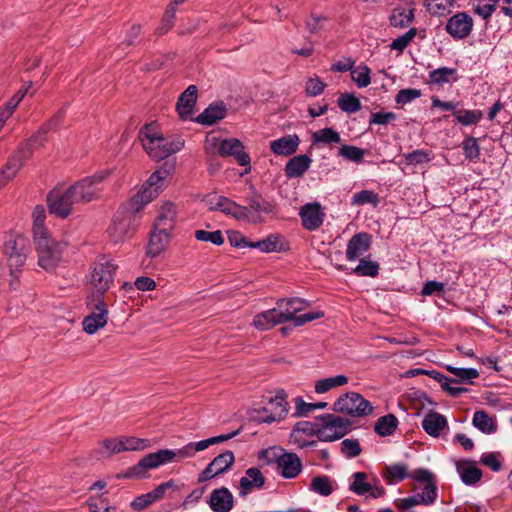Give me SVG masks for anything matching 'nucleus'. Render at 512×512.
<instances>
[{"mask_svg":"<svg viewBox=\"0 0 512 512\" xmlns=\"http://www.w3.org/2000/svg\"><path fill=\"white\" fill-rule=\"evenodd\" d=\"M417 34L416 28H410L406 33L399 36L398 38L394 39L392 43L390 44V48L392 50H397L399 52H402L409 44L412 42V40L415 38Z\"/></svg>","mask_w":512,"mask_h":512,"instance_id":"69168bd1","label":"nucleus"},{"mask_svg":"<svg viewBox=\"0 0 512 512\" xmlns=\"http://www.w3.org/2000/svg\"><path fill=\"white\" fill-rule=\"evenodd\" d=\"M333 410L352 417H364L372 413L373 407L359 393L348 392L337 399Z\"/></svg>","mask_w":512,"mask_h":512,"instance_id":"9d476101","label":"nucleus"},{"mask_svg":"<svg viewBox=\"0 0 512 512\" xmlns=\"http://www.w3.org/2000/svg\"><path fill=\"white\" fill-rule=\"evenodd\" d=\"M33 218V236L34 239L44 237L48 234V231L44 227V221L46 218L45 208L42 205H37L32 213Z\"/></svg>","mask_w":512,"mask_h":512,"instance_id":"09e8293b","label":"nucleus"},{"mask_svg":"<svg viewBox=\"0 0 512 512\" xmlns=\"http://www.w3.org/2000/svg\"><path fill=\"white\" fill-rule=\"evenodd\" d=\"M370 73L367 65H358L351 70V78L357 87L364 88L371 83Z\"/></svg>","mask_w":512,"mask_h":512,"instance_id":"bf43d9fd","label":"nucleus"},{"mask_svg":"<svg viewBox=\"0 0 512 512\" xmlns=\"http://www.w3.org/2000/svg\"><path fill=\"white\" fill-rule=\"evenodd\" d=\"M339 108L347 113H355L361 109L360 100L353 94L343 93L337 100Z\"/></svg>","mask_w":512,"mask_h":512,"instance_id":"13d9d810","label":"nucleus"},{"mask_svg":"<svg viewBox=\"0 0 512 512\" xmlns=\"http://www.w3.org/2000/svg\"><path fill=\"white\" fill-rule=\"evenodd\" d=\"M389 20L393 27H408L414 20V8L397 7L392 11Z\"/></svg>","mask_w":512,"mask_h":512,"instance_id":"79ce46f5","label":"nucleus"},{"mask_svg":"<svg viewBox=\"0 0 512 512\" xmlns=\"http://www.w3.org/2000/svg\"><path fill=\"white\" fill-rule=\"evenodd\" d=\"M144 457L151 470L173 462L175 460V453L172 449H160L156 452L149 453Z\"/></svg>","mask_w":512,"mask_h":512,"instance_id":"a19ab883","label":"nucleus"},{"mask_svg":"<svg viewBox=\"0 0 512 512\" xmlns=\"http://www.w3.org/2000/svg\"><path fill=\"white\" fill-rule=\"evenodd\" d=\"M366 151L354 145H343L338 150V155L345 160L354 162L356 164L362 163Z\"/></svg>","mask_w":512,"mask_h":512,"instance_id":"4d7b16f0","label":"nucleus"},{"mask_svg":"<svg viewBox=\"0 0 512 512\" xmlns=\"http://www.w3.org/2000/svg\"><path fill=\"white\" fill-rule=\"evenodd\" d=\"M197 100V87L190 85L179 96L176 109L181 119L186 120L192 114L193 108Z\"/></svg>","mask_w":512,"mask_h":512,"instance_id":"7c9ffc66","label":"nucleus"},{"mask_svg":"<svg viewBox=\"0 0 512 512\" xmlns=\"http://www.w3.org/2000/svg\"><path fill=\"white\" fill-rule=\"evenodd\" d=\"M210 146L218 147V153L222 157L233 156L240 166L250 168V156L244 151L242 142L236 138L223 139L213 137Z\"/></svg>","mask_w":512,"mask_h":512,"instance_id":"4468645a","label":"nucleus"},{"mask_svg":"<svg viewBox=\"0 0 512 512\" xmlns=\"http://www.w3.org/2000/svg\"><path fill=\"white\" fill-rule=\"evenodd\" d=\"M276 311L278 312V321L281 323L291 322L293 327H299L307 322H311L322 318L324 313L322 311H311L296 316V314L304 310L309 304L306 300L301 298L279 299L276 302Z\"/></svg>","mask_w":512,"mask_h":512,"instance_id":"f03ea898","label":"nucleus"},{"mask_svg":"<svg viewBox=\"0 0 512 512\" xmlns=\"http://www.w3.org/2000/svg\"><path fill=\"white\" fill-rule=\"evenodd\" d=\"M139 139L146 153L155 160H163L179 152L185 143L180 136L164 137L155 122L146 124L140 129Z\"/></svg>","mask_w":512,"mask_h":512,"instance_id":"f257e3e1","label":"nucleus"},{"mask_svg":"<svg viewBox=\"0 0 512 512\" xmlns=\"http://www.w3.org/2000/svg\"><path fill=\"white\" fill-rule=\"evenodd\" d=\"M445 369L455 376V378H450V380H452V384H473V379H476L479 376V372L475 368H461L446 365Z\"/></svg>","mask_w":512,"mask_h":512,"instance_id":"ea45409f","label":"nucleus"},{"mask_svg":"<svg viewBox=\"0 0 512 512\" xmlns=\"http://www.w3.org/2000/svg\"><path fill=\"white\" fill-rule=\"evenodd\" d=\"M265 484V477L257 467L248 468L245 476L240 479V496H245L254 489H260Z\"/></svg>","mask_w":512,"mask_h":512,"instance_id":"bb28decb","label":"nucleus"},{"mask_svg":"<svg viewBox=\"0 0 512 512\" xmlns=\"http://www.w3.org/2000/svg\"><path fill=\"white\" fill-rule=\"evenodd\" d=\"M482 118L483 112L479 109H458L455 111V119L457 123L463 126L476 125L481 121Z\"/></svg>","mask_w":512,"mask_h":512,"instance_id":"49530a36","label":"nucleus"},{"mask_svg":"<svg viewBox=\"0 0 512 512\" xmlns=\"http://www.w3.org/2000/svg\"><path fill=\"white\" fill-rule=\"evenodd\" d=\"M235 457L231 450H226L216 456L206 468L199 474L198 482H206L226 471L234 464Z\"/></svg>","mask_w":512,"mask_h":512,"instance_id":"aec40b11","label":"nucleus"},{"mask_svg":"<svg viewBox=\"0 0 512 512\" xmlns=\"http://www.w3.org/2000/svg\"><path fill=\"white\" fill-rule=\"evenodd\" d=\"M87 504L90 512H117L116 508L109 505L107 499L102 497L90 498Z\"/></svg>","mask_w":512,"mask_h":512,"instance_id":"774afa93","label":"nucleus"},{"mask_svg":"<svg viewBox=\"0 0 512 512\" xmlns=\"http://www.w3.org/2000/svg\"><path fill=\"white\" fill-rule=\"evenodd\" d=\"M456 470L461 481L466 485L476 484L482 477V471L473 462H456Z\"/></svg>","mask_w":512,"mask_h":512,"instance_id":"f704fd0d","label":"nucleus"},{"mask_svg":"<svg viewBox=\"0 0 512 512\" xmlns=\"http://www.w3.org/2000/svg\"><path fill=\"white\" fill-rule=\"evenodd\" d=\"M499 0H474L473 10L484 20H488L496 10V3Z\"/></svg>","mask_w":512,"mask_h":512,"instance_id":"052dcab7","label":"nucleus"},{"mask_svg":"<svg viewBox=\"0 0 512 512\" xmlns=\"http://www.w3.org/2000/svg\"><path fill=\"white\" fill-rule=\"evenodd\" d=\"M349 490L356 495L363 496L372 490V484L368 482V474L355 472L351 475Z\"/></svg>","mask_w":512,"mask_h":512,"instance_id":"37998d69","label":"nucleus"},{"mask_svg":"<svg viewBox=\"0 0 512 512\" xmlns=\"http://www.w3.org/2000/svg\"><path fill=\"white\" fill-rule=\"evenodd\" d=\"M278 318L279 315L276 309H269L255 315L253 319V326L260 331L269 330L275 325L281 324V321H278Z\"/></svg>","mask_w":512,"mask_h":512,"instance_id":"58836bf2","label":"nucleus"},{"mask_svg":"<svg viewBox=\"0 0 512 512\" xmlns=\"http://www.w3.org/2000/svg\"><path fill=\"white\" fill-rule=\"evenodd\" d=\"M382 476L386 480L387 484L392 485L401 482L406 478H411V473L408 472L406 464L394 463L384 467Z\"/></svg>","mask_w":512,"mask_h":512,"instance_id":"c9c22d12","label":"nucleus"},{"mask_svg":"<svg viewBox=\"0 0 512 512\" xmlns=\"http://www.w3.org/2000/svg\"><path fill=\"white\" fill-rule=\"evenodd\" d=\"M170 241V230L160 229L155 226V229L150 235V240L147 247V254L154 258L160 255L167 247Z\"/></svg>","mask_w":512,"mask_h":512,"instance_id":"c756f323","label":"nucleus"},{"mask_svg":"<svg viewBox=\"0 0 512 512\" xmlns=\"http://www.w3.org/2000/svg\"><path fill=\"white\" fill-rule=\"evenodd\" d=\"M309 489L324 497L329 496L333 492L331 480L326 475H319L312 478Z\"/></svg>","mask_w":512,"mask_h":512,"instance_id":"3c124183","label":"nucleus"},{"mask_svg":"<svg viewBox=\"0 0 512 512\" xmlns=\"http://www.w3.org/2000/svg\"><path fill=\"white\" fill-rule=\"evenodd\" d=\"M279 474L285 479L296 478L302 471V462L297 454L286 452L282 448L273 449V459Z\"/></svg>","mask_w":512,"mask_h":512,"instance_id":"f8f14e48","label":"nucleus"},{"mask_svg":"<svg viewBox=\"0 0 512 512\" xmlns=\"http://www.w3.org/2000/svg\"><path fill=\"white\" fill-rule=\"evenodd\" d=\"M379 202V195L372 190H361L355 193L351 199V205L354 206L371 204L373 207H377Z\"/></svg>","mask_w":512,"mask_h":512,"instance_id":"864d4df0","label":"nucleus"},{"mask_svg":"<svg viewBox=\"0 0 512 512\" xmlns=\"http://www.w3.org/2000/svg\"><path fill=\"white\" fill-rule=\"evenodd\" d=\"M208 504L214 512H229L234 505V497L226 487L214 489L208 501Z\"/></svg>","mask_w":512,"mask_h":512,"instance_id":"a878e982","label":"nucleus"},{"mask_svg":"<svg viewBox=\"0 0 512 512\" xmlns=\"http://www.w3.org/2000/svg\"><path fill=\"white\" fill-rule=\"evenodd\" d=\"M141 216L135 213L125 204L114 213L108 235L115 243L124 242L130 239L137 231Z\"/></svg>","mask_w":512,"mask_h":512,"instance_id":"7ed1b4c3","label":"nucleus"},{"mask_svg":"<svg viewBox=\"0 0 512 512\" xmlns=\"http://www.w3.org/2000/svg\"><path fill=\"white\" fill-rule=\"evenodd\" d=\"M157 189L143 185L142 188L134 195L131 200L125 205L132 209L135 213L140 214V211L158 196Z\"/></svg>","mask_w":512,"mask_h":512,"instance_id":"473e14b6","label":"nucleus"},{"mask_svg":"<svg viewBox=\"0 0 512 512\" xmlns=\"http://www.w3.org/2000/svg\"><path fill=\"white\" fill-rule=\"evenodd\" d=\"M33 155L27 144L21 143L0 170V189L11 181L21 170L26 160Z\"/></svg>","mask_w":512,"mask_h":512,"instance_id":"ddd939ff","label":"nucleus"},{"mask_svg":"<svg viewBox=\"0 0 512 512\" xmlns=\"http://www.w3.org/2000/svg\"><path fill=\"white\" fill-rule=\"evenodd\" d=\"M326 402H315V403H307L301 397H297L295 399V416L305 417L310 412L316 409H324L326 408Z\"/></svg>","mask_w":512,"mask_h":512,"instance_id":"680f3d73","label":"nucleus"},{"mask_svg":"<svg viewBox=\"0 0 512 512\" xmlns=\"http://www.w3.org/2000/svg\"><path fill=\"white\" fill-rule=\"evenodd\" d=\"M473 26L474 20L467 12H457L447 20L445 31L454 40H463L471 34Z\"/></svg>","mask_w":512,"mask_h":512,"instance_id":"6ab92c4d","label":"nucleus"},{"mask_svg":"<svg viewBox=\"0 0 512 512\" xmlns=\"http://www.w3.org/2000/svg\"><path fill=\"white\" fill-rule=\"evenodd\" d=\"M176 206L171 202L164 203L160 210L159 214L155 220V226L164 230H172L176 223Z\"/></svg>","mask_w":512,"mask_h":512,"instance_id":"72a5a7b5","label":"nucleus"},{"mask_svg":"<svg viewBox=\"0 0 512 512\" xmlns=\"http://www.w3.org/2000/svg\"><path fill=\"white\" fill-rule=\"evenodd\" d=\"M317 425L315 436L323 442H332L341 439L349 432L350 420L335 414H324L316 418Z\"/></svg>","mask_w":512,"mask_h":512,"instance_id":"39448f33","label":"nucleus"},{"mask_svg":"<svg viewBox=\"0 0 512 512\" xmlns=\"http://www.w3.org/2000/svg\"><path fill=\"white\" fill-rule=\"evenodd\" d=\"M371 239V235L367 232H360L353 235L347 243V260L355 261L363 256L371 247Z\"/></svg>","mask_w":512,"mask_h":512,"instance_id":"b1692460","label":"nucleus"},{"mask_svg":"<svg viewBox=\"0 0 512 512\" xmlns=\"http://www.w3.org/2000/svg\"><path fill=\"white\" fill-rule=\"evenodd\" d=\"M347 382L348 378L344 375H337L334 377L325 378L316 382L315 392L318 394H322L334 387L342 386Z\"/></svg>","mask_w":512,"mask_h":512,"instance_id":"6e6d98bb","label":"nucleus"},{"mask_svg":"<svg viewBox=\"0 0 512 512\" xmlns=\"http://www.w3.org/2000/svg\"><path fill=\"white\" fill-rule=\"evenodd\" d=\"M107 308L102 299L97 296L95 311L86 316L83 320V330L88 334L95 333L99 328L107 323Z\"/></svg>","mask_w":512,"mask_h":512,"instance_id":"5701e85b","label":"nucleus"},{"mask_svg":"<svg viewBox=\"0 0 512 512\" xmlns=\"http://www.w3.org/2000/svg\"><path fill=\"white\" fill-rule=\"evenodd\" d=\"M427 376L439 382L442 390L445 391L451 397H458L462 393L468 391V389L465 387L453 386L450 377H447L436 370H427Z\"/></svg>","mask_w":512,"mask_h":512,"instance_id":"e433bc0d","label":"nucleus"},{"mask_svg":"<svg viewBox=\"0 0 512 512\" xmlns=\"http://www.w3.org/2000/svg\"><path fill=\"white\" fill-rule=\"evenodd\" d=\"M206 203L211 211H221L237 220L248 219V210L237 202L220 195L208 196Z\"/></svg>","mask_w":512,"mask_h":512,"instance_id":"dca6fc26","label":"nucleus"},{"mask_svg":"<svg viewBox=\"0 0 512 512\" xmlns=\"http://www.w3.org/2000/svg\"><path fill=\"white\" fill-rule=\"evenodd\" d=\"M411 479L418 483H423L424 488L420 499L424 502V506L434 504L438 497V487L435 481V475L428 469L418 468L411 473Z\"/></svg>","mask_w":512,"mask_h":512,"instance_id":"a211bd4d","label":"nucleus"},{"mask_svg":"<svg viewBox=\"0 0 512 512\" xmlns=\"http://www.w3.org/2000/svg\"><path fill=\"white\" fill-rule=\"evenodd\" d=\"M118 265L106 257L99 258L90 270L89 282L100 295L110 289Z\"/></svg>","mask_w":512,"mask_h":512,"instance_id":"6e6552de","label":"nucleus"},{"mask_svg":"<svg viewBox=\"0 0 512 512\" xmlns=\"http://www.w3.org/2000/svg\"><path fill=\"white\" fill-rule=\"evenodd\" d=\"M34 243L38 255V265L48 272L54 270L62 260L66 243L56 241L49 234L34 239Z\"/></svg>","mask_w":512,"mask_h":512,"instance_id":"20e7f679","label":"nucleus"},{"mask_svg":"<svg viewBox=\"0 0 512 512\" xmlns=\"http://www.w3.org/2000/svg\"><path fill=\"white\" fill-rule=\"evenodd\" d=\"M168 174L169 172L166 169L156 170L149 176V178L145 182V185L157 189V193H159L164 186V181L167 178Z\"/></svg>","mask_w":512,"mask_h":512,"instance_id":"338daca9","label":"nucleus"},{"mask_svg":"<svg viewBox=\"0 0 512 512\" xmlns=\"http://www.w3.org/2000/svg\"><path fill=\"white\" fill-rule=\"evenodd\" d=\"M240 430L232 431L228 434H222L214 437H210L208 439L200 440L197 442H190L183 446L180 449H175V459L178 461L185 459V458H192L195 456L197 452L203 451L207 448H209L212 445L220 444L225 441H228L232 439L233 437L237 436L239 434Z\"/></svg>","mask_w":512,"mask_h":512,"instance_id":"2eb2a0df","label":"nucleus"},{"mask_svg":"<svg viewBox=\"0 0 512 512\" xmlns=\"http://www.w3.org/2000/svg\"><path fill=\"white\" fill-rule=\"evenodd\" d=\"M422 428L428 435L439 437L441 432L448 428L447 419L438 412L430 411L422 420Z\"/></svg>","mask_w":512,"mask_h":512,"instance_id":"2f4dec72","label":"nucleus"},{"mask_svg":"<svg viewBox=\"0 0 512 512\" xmlns=\"http://www.w3.org/2000/svg\"><path fill=\"white\" fill-rule=\"evenodd\" d=\"M284 390L277 391L275 396L267 397V404L258 411V420L272 423L282 420L288 413V402Z\"/></svg>","mask_w":512,"mask_h":512,"instance_id":"9b49d317","label":"nucleus"},{"mask_svg":"<svg viewBox=\"0 0 512 512\" xmlns=\"http://www.w3.org/2000/svg\"><path fill=\"white\" fill-rule=\"evenodd\" d=\"M247 206H244L248 210L247 221H254L253 214H274L276 211V205L266 200L258 191L251 188V193L245 197Z\"/></svg>","mask_w":512,"mask_h":512,"instance_id":"412c9836","label":"nucleus"},{"mask_svg":"<svg viewBox=\"0 0 512 512\" xmlns=\"http://www.w3.org/2000/svg\"><path fill=\"white\" fill-rule=\"evenodd\" d=\"M227 115V108L223 102L211 103L201 114H199L195 121L199 124L211 126L216 122L224 119Z\"/></svg>","mask_w":512,"mask_h":512,"instance_id":"cd10ccee","label":"nucleus"},{"mask_svg":"<svg viewBox=\"0 0 512 512\" xmlns=\"http://www.w3.org/2000/svg\"><path fill=\"white\" fill-rule=\"evenodd\" d=\"M194 235L198 241L211 242L212 244L217 246H220L224 243V238L220 230L212 232L205 230H196Z\"/></svg>","mask_w":512,"mask_h":512,"instance_id":"0e129e2a","label":"nucleus"},{"mask_svg":"<svg viewBox=\"0 0 512 512\" xmlns=\"http://www.w3.org/2000/svg\"><path fill=\"white\" fill-rule=\"evenodd\" d=\"M314 145L332 146L341 142L340 133L333 128L326 127L315 131L311 136Z\"/></svg>","mask_w":512,"mask_h":512,"instance_id":"4c0bfd02","label":"nucleus"},{"mask_svg":"<svg viewBox=\"0 0 512 512\" xmlns=\"http://www.w3.org/2000/svg\"><path fill=\"white\" fill-rule=\"evenodd\" d=\"M380 266L377 262L360 258L359 264L353 269V273L360 277H376L379 274Z\"/></svg>","mask_w":512,"mask_h":512,"instance_id":"603ef678","label":"nucleus"},{"mask_svg":"<svg viewBox=\"0 0 512 512\" xmlns=\"http://www.w3.org/2000/svg\"><path fill=\"white\" fill-rule=\"evenodd\" d=\"M402 157L408 165L423 164L432 160L431 152L423 149H417L409 153H404Z\"/></svg>","mask_w":512,"mask_h":512,"instance_id":"e2e57ef3","label":"nucleus"},{"mask_svg":"<svg viewBox=\"0 0 512 512\" xmlns=\"http://www.w3.org/2000/svg\"><path fill=\"white\" fill-rule=\"evenodd\" d=\"M47 205L50 214L65 219L73 212L74 206L79 203L70 186L66 189L51 190L47 195Z\"/></svg>","mask_w":512,"mask_h":512,"instance_id":"1a4fd4ad","label":"nucleus"},{"mask_svg":"<svg viewBox=\"0 0 512 512\" xmlns=\"http://www.w3.org/2000/svg\"><path fill=\"white\" fill-rule=\"evenodd\" d=\"M472 423L474 427L486 434L495 432L497 428L492 418L483 410L474 413Z\"/></svg>","mask_w":512,"mask_h":512,"instance_id":"de8ad7c7","label":"nucleus"},{"mask_svg":"<svg viewBox=\"0 0 512 512\" xmlns=\"http://www.w3.org/2000/svg\"><path fill=\"white\" fill-rule=\"evenodd\" d=\"M300 144V138L297 134H287L269 143L270 150L277 156L293 155Z\"/></svg>","mask_w":512,"mask_h":512,"instance_id":"393cba45","label":"nucleus"},{"mask_svg":"<svg viewBox=\"0 0 512 512\" xmlns=\"http://www.w3.org/2000/svg\"><path fill=\"white\" fill-rule=\"evenodd\" d=\"M109 176V172L102 171L91 176H86L77 181L71 188L79 204H87L101 197L102 183Z\"/></svg>","mask_w":512,"mask_h":512,"instance_id":"0eeeda50","label":"nucleus"},{"mask_svg":"<svg viewBox=\"0 0 512 512\" xmlns=\"http://www.w3.org/2000/svg\"><path fill=\"white\" fill-rule=\"evenodd\" d=\"M398 423V419L395 415L387 414L376 421L374 429L378 435L387 437L396 431Z\"/></svg>","mask_w":512,"mask_h":512,"instance_id":"c03bdc74","label":"nucleus"},{"mask_svg":"<svg viewBox=\"0 0 512 512\" xmlns=\"http://www.w3.org/2000/svg\"><path fill=\"white\" fill-rule=\"evenodd\" d=\"M302 226L308 231L319 229L324 221L325 213L318 202L307 203L299 211Z\"/></svg>","mask_w":512,"mask_h":512,"instance_id":"4be33fe9","label":"nucleus"},{"mask_svg":"<svg viewBox=\"0 0 512 512\" xmlns=\"http://www.w3.org/2000/svg\"><path fill=\"white\" fill-rule=\"evenodd\" d=\"M66 116V109H59L49 120L44 122L39 129L27 140L22 142L27 144V148H30L34 153L35 150L39 149L46 142V135L51 130H57Z\"/></svg>","mask_w":512,"mask_h":512,"instance_id":"f3484780","label":"nucleus"},{"mask_svg":"<svg viewBox=\"0 0 512 512\" xmlns=\"http://www.w3.org/2000/svg\"><path fill=\"white\" fill-rule=\"evenodd\" d=\"M311 163L312 159L308 155L294 156L285 164V176L288 179L300 178L309 170Z\"/></svg>","mask_w":512,"mask_h":512,"instance_id":"c85d7f7f","label":"nucleus"},{"mask_svg":"<svg viewBox=\"0 0 512 512\" xmlns=\"http://www.w3.org/2000/svg\"><path fill=\"white\" fill-rule=\"evenodd\" d=\"M457 70L455 68L440 67L429 72V82L436 85H444L451 80L456 81Z\"/></svg>","mask_w":512,"mask_h":512,"instance_id":"a18cd8bd","label":"nucleus"},{"mask_svg":"<svg viewBox=\"0 0 512 512\" xmlns=\"http://www.w3.org/2000/svg\"><path fill=\"white\" fill-rule=\"evenodd\" d=\"M150 470L148 463L145 457L141 458L137 464L128 467L124 472L121 473V477L123 478H134V479H142L148 476V471Z\"/></svg>","mask_w":512,"mask_h":512,"instance_id":"5fc2aeb1","label":"nucleus"},{"mask_svg":"<svg viewBox=\"0 0 512 512\" xmlns=\"http://www.w3.org/2000/svg\"><path fill=\"white\" fill-rule=\"evenodd\" d=\"M29 240L23 235L9 234L3 244V252L8 258L10 273L20 272L27 258Z\"/></svg>","mask_w":512,"mask_h":512,"instance_id":"423d86ee","label":"nucleus"},{"mask_svg":"<svg viewBox=\"0 0 512 512\" xmlns=\"http://www.w3.org/2000/svg\"><path fill=\"white\" fill-rule=\"evenodd\" d=\"M465 158L471 162H476L481 154L478 139L472 136H466L461 143Z\"/></svg>","mask_w":512,"mask_h":512,"instance_id":"8fccbe9b","label":"nucleus"}]
</instances>
